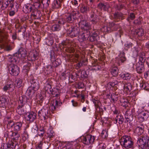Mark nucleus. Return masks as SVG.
Listing matches in <instances>:
<instances>
[{"label":"nucleus","instance_id":"1","mask_svg":"<svg viewBox=\"0 0 149 149\" xmlns=\"http://www.w3.org/2000/svg\"><path fill=\"white\" fill-rule=\"evenodd\" d=\"M10 138L12 140L9 141L6 144V149H15L16 147H18V141L20 138V134L17 132H10Z\"/></svg>","mask_w":149,"mask_h":149},{"label":"nucleus","instance_id":"2","mask_svg":"<svg viewBox=\"0 0 149 149\" xmlns=\"http://www.w3.org/2000/svg\"><path fill=\"white\" fill-rule=\"evenodd\" d=\"M120 141L121 145L127 149L132 148L134 145L133 140L130 136L127 135L123 136Z\"/></svg>","mask_w":149,"mask_h":149},{"label":"nucleus","instance_id":"3","mask_svg":"<svg viewBox=\"0 0 149 149\" xmlns=\"http://www.w3.org/2000/svg\"><path fill=\"white\" fill-rule=\"evenodd\" d=\"M26 100L25 97H19L18 101V105L17 107V112L19 115H22L26 113V111L24 104L26 102Z\"/></svg>","mask_w":149,"mask_h":149},{"label":"nucleus","instance_id":"4","mask_svg":"<svg viewBox=\"0 0 149 149\" xmlns=\"http://www.w3.org/2000/svg\"><path fill=\"white\" fill-rule=\"evenodd\" d=\"M90 32L89 31L81 30L78 36L79 41L82 42L87 40L90 37Z\"/></svg>","mask_w":149,"mask_h":149},{"label":"nucleus","instance_id":"5","mask_svg":"<svg viewBox=\"0 0 149 149\" xmlns=\"http://www.w3.org/2000/svg\"><path fill=\"white\" fill-rule=\"evenodd\" d=\"M80 29L76 27H72L69 28L67 32L71 38L76 37L79 35L80 32Z\"/></svg>","mask_w":149,"mask_h":149},{"label":"nucleus","instance_id":"6","mask_svg":"<svg viewBox=\"0 0 149 149\" xmlns=\"http://www.w3.org/2000/svg\"><path fill=\"white\" fill-rule=\"evenodd\" d=\"M8 68L9 72L12 75L16 76L19 74V69L17 65L14 64H10Z\"/></svg>","mask_w":149,"mask_h":149},{"label":"nucleus","instance_id":"7","mask_svg":"<svg viewBox=\"0 0 149 149\" xmlns=\"http://www.w3.org/2000/svg\"><path fill=\"white\" fill-rule=\"evenodd\" d=\"M62 104V103L58 101L56 98L52 99L51 100L50 109L53 112V111L57 109L59 107L61 106Z\"/></svg>","mask_w":149,"mask_h":149},{"label":"nucleus","instance_id":"8","mask_svg":"<svg viewBox=\"0 0 149 149\" xmlns=\"http://www.w3.org/2000/svg\"><path fill=\"white\" fill-rule=\"evenodd\" d=\"M79 25L81 30L88 31L91 29L90 23L86 20H81L79 23Z\"/></svg>","mask_w":149,"mask_h":149},{"label":"nucleus","instance_id":"9","mask_svg":"<svg viewBox=\"0 0 149 149\" xmlns=\"http://www.w3.org/2000/svg\"><path fill=\"white\" fill-rule=\"evenodd\" d=\"M39 116L42 120H45L48 117L49 115V111L47 110L43 109L39 111L38 113Z\"/></svg>","mask_w":149,"mask_h":149},{"label":"nucleus","instance_id":"10","mask_svg":"<svg viewBox=\"0 0 149 149\" xmlns=\"http://www.w3.org/2000/svg\"><path fill=\"white\" fill-rule=\"evenodd\" d=\"M95 139L94 136L91 135H87L83 137V142L85 144L89 145L93 143Z\"/></svg>","mask_w":149,"mask_h":149},{"label":"nucleus","instance_id":"11","mask_svg":"<svg viewBox=\"0 0 149 149\" xmlns=\"http://www.w3.org/2000/svg\"><path fill=\"white\" fill-rule=\"evenodd\" d=\"M36 117V114L34 112H31L26 113L25 116V118L27 121L32 122L34 121Z\"/></svg>","mask_w":149,"mask_h":149},{"label":"nucleus","instance_id":"12","mask_svg":"<svg viewBox=\"0 0 149 149\" xmlns=\"http://www.w3.org/2000/svg\"><path fill=\"white\" fill-rule=\"evenodd\" d=\"M77 14L76 12L74 11H72L71 13L68 14L66 16L65 21L68 23H72L75 19Z\"/></svg>","mask_w":149,"mask_h":149},{"label":"nucleus","instance_id":"13","mask_svg":"<svg viewBox=\"0 0 149 149\" xmlns=\"http://www.w3.org/2000/svg\"><path fill=\"white\" fill-rule=\"evenodd\" d=\"M51 85V82L49 81H47L45 84L44 89L45 93H47L50 94L52 93L53 95L54 94V92L53 89L52 88Z\"/></svg>","mask_w":149,"mask_h":149},{"label":"nucleus","instance_id":"14","mask_svg":"<svg viewBox=\"0 0 149 149\" xmlns=\"http://www.w3.org/2000/svg\"><path fill=\"white\" fill-rule=\"evenodd\" d=\"M148 138L147 137L139 138L137 141V144L142 149H144L146 147V143L148 141Z\"/></svg>","mask_w":149,"mask_h":149},{"label":"nucleus","instance_id":"15","mask_svg":"<svg viewBox=\"0 0 149 149\" xmlns=\"http://www.w3.org/2000/svg\"><path fill=\"white\" fill-rule=\"evenodd\" d=\"M38 55V53L36 51H33L31 52L27 56V60L30 61H34L36 59Z\"/></svg>","mask_w":149,"mask_h":149},{"label":"nucleus","instance_id":"16","mask_svg":"<svg viewBox=\"0 0 149 149\" xmlns=\"http://www.w3.org/2000/svg\"><path fill=\"white\" fill-rule=\"evenodd\" d=\"M27 52L24 48H20L18 52L15 54V56H17L18 58L23 59L26 56Z\"/></svg>","mask_w":149,"mask_h":149},{"label":"nucleus","instance_id":"17","mask_svg":"<svg viewBox=\"0 0 149 149\" xmlns=\"http://www.w3.org/2000/svg\"><path fill=\"white\" fill-rule=\"evenodd\" d=\"M30 83L31 86L34 91H36L39 88V84L37 79H35L33 78H32L31 80Z\"/></svg>","mask_w":149,"mask_h":149},{"label":"nucleus","instance_id":"18","mask_svg":"<svg viewBox=\"0 0 149 149\" xmlns=\"http://www.w3.org/2000/svg\"><path fill=\"white\" fill-rule=\"evenodd\" d=\"M14 2L12 0H8L4 3H3L1 7V8L3 10L6 9L9 6V9L14 6Z\"/></svg>","mask_w":149,"mask_h":149},{"label":"nucleus","instance_id":"19","mask_svg":"<svg viewBox=\"0 0 149 149\" xmlns=\"http://www.w3.org/2000/svg\"><path fill=\"white\" fill-rule=\"evenodd\" d=\"M42 15L40 11L34 8L31 13V17L33 19H39Z\"/></svg>","mask_w":149,"mask_h":149},{"label":"nucleus","instance_id":"20","mask_svg":"<svg viewBox=\"0 0 149 149\" xmlns=\"http://www.w3.org/2000/svg\"><path fill=\"white\" fill-rule=\"evenodd\" d=\"M112 16L113 18L117 22L120 21V19L121 20L124 19L123 14L122 13L118 12L113 13Z\"/></svg>","mask_w":149,"mask_h":149},{"label":"nucleus","instance_id":"21","mask_svg":"<svg viewBox=\"0 0 149 149\" xmlns=\"http://www.w3.org/2000/svg\"><path fill=\"white\" fill-rule=\"evenodd\" d=\"M136 70L137 72L141 74L144 71V64L142 62H139L136 64Z\"/></svg>","mask_w":149,"mask_h":149},{"label":"nucleus","instance_id":"22","mask_svg":"<svg viewBox=\"0 0 149 149\" xmlns=\"http://www.w3.org/2000/svg\"><path fill=\"white\" fill-rule=\"evenodd\" d=\"M90 18L91 22L93 24H97L99 21L98 16L96 15L94 12H93V13L91 15Z\"/></svg>","mask_w":149,"mask_h":149},{"label":"nucleus","instance_id":"23","mask_svg":"<svg viewBox=\"0 0 149 149\" xmlns=\"http://www.w3.org/2000/svg\"><path fill=\"white\" fill-rule=\"evenodd\" d=\"M51 61L52 62V65L54 67H57L61 63V61L60 59L57 58L55 60L54 56H51Z\"/></svg>","mask_w":149,"mask_h":149},{"label":"nucleus","instance_id":"24","mask_svg":"<svg viewBox=\"0 0 149 149\" xmlns=\"http://www.w3.org/2000/svg\"><path fill=\"white\" fill-rule=\"evenodd\" d=\"M34 8V7H32L30 4L25 5L23 7V11L26 13L29 12L31 13Z\"/></svg>","mask_w":149,"mask_h":149},{"label":"nucleus","instance_id":"25","mask_svg":"<svg viewBox=\"0 0 149 149\" xmlns=\"http://www.w3.org/2000/svg\"><path fill=\"white\" fill-rule=\"evenodd\" d=\"M98 7L101 10L104 11H107L109 7V5L106 3H100L98 5Z\"/></svg>","mask_w":149,"mask_h":149},{"label":"nucleus","instance_id":"26","mask_svg":"<svg viewBox=\"0 0 149 149\" xmlns=\"http://www.w3.org/2000/svg\"><path fill=\"white\" fill-rule=\"evenodd\" d=\"M80 10L82 13H86L90 11L89 6L86 5L82 4L81 6Z\"/></svg>","mask_w":149,"mask_h":149},{"label":"nucleus","instance_id":"27","mask_svg":"<svg viewBox=\"0 0 149 149\" xmlns=\"http://www.w3.org/2000/svg\"><path fill=\"white\" fill-rule=\"evenodd\" d=\"M124 120V119L123 116L121 114H118L115 118L116 122H115V123H116L118 122L119 124H121L123 122Z\"/></svg>","mask_w":149,"mask_h":149},{"label":"nucleus","instance_id":"28","mask_svg":"<svg viewBox=\"0 0 149 149\" xmlns=\"http://www.w3.org/2000/svg\"><path fill=\"white\" fill-rule=\"evenodd\" d=\"M58 24H55L53 25L52 26V29L53 31H58L61 29V24L64 23V22L62 23L60 21H58Z\"/></svg>","mask_w":149,"mask_h":149},{"label":"nucleus","instance_id":"29","mask_svg":"<svg viewBox=\"0 0 149 149\" xmlns=\"http://www.w3.org/2000/svg\"><path fill=\"white\" fill-rule=\"evenodd\" d=\"M107 97L109 98H110L109 97H110L112 99V101L113 102H115L118 100V98L120 97V95L117 94H116L112 93L111 94V96H110V95L108 94L107 95Z\"/></svg>","mask_w":149,"mask_h":149},{"label":"nucleus","instance_id":"30","mask_svg":"<svg viewBox=\"0 0 149 149\" xmlns=\"http://www.w3.org/2000/svg\"><path fill=\"white\" fill-rule=\"evenodd\" d=\"M18 58L17 56H15V54L14 56H10L8 57V61L11 63V64H13L17 61Z\"/></svg>","mask_w":149,"mask_h":149},{"label":"nucleus","instance_id":"31","mask_svg":"<svg viewBox=\"0 0 149 149\" xmlns=\"http://www.w3.org/2000/svg\"><path fill=\"white\" fill-rule=\"evenodd\" d=\"M22 125V123L20 122H17L15 123L14 127L15 131H18L21 130Z\"/></svg>","mask_w":149,"mask_h":149},{"label":"nucleus","instance_id":"32","mask_svg":"<svg viewBox=\"0 0 149 149\" xmlns=\"http://www.w3.org/2000/svg\"><path fill=\"white\" fill-rule=\"evenodd\" d=\"M31 65V63L29 62H28L24 65L23 68V70L25 73L27 74L30 70V67Z\"/></svg>","mask_w":149,"mask_h":149},{"label":"nucleus","instance_id":"33","mask_svg":"<svg viewBox=\"0 0 149 149\" xmlns=\"http://www.w3.org/2000/svg\"><path fill=\"white\" fill-rule=\"evenodd\" d=\"M8 10L9 11V15L10 16H14L17 11V9L15 8L14 7L8 9Z\"/></svg>","mask_w":149,"mask_h":149},{"label":"nucleus","instance_id":"34","mask_svg":"<svg viewBox=\"0 0 149 149\" xmlns=\"http://www.w3.org/2000/svg\"><path fill=\"white\" fill-rule=\"evenodd\" d=\"M58 145H59V146H60V149H61L62 148L63 149H72V145L70 143L66 144L64 147H62V148L61 146V145L62 146V143H59L58 144Z\"/></svg>","mask_w":149,"mask_h":149},{"label":"nucleus","instance_id":"35","mask_svg":"<svg viewBox=\"0 0 149 149\" xmlns=\"http://www.w3.org/2000/svg\"><path fill=\"white\" fill-rule=\"evenodd\" d=\"M124 90L127 93L129 92L132 89V86L131 84L130 83L126 84L124 85Z\"/></svg>","mask_w":149,"mask_h":149},{"label":"nucleus","instance_id":"36","mask_svg":"<svg viewBox=\"0 0 149 149\" xmlns=\"http://www.w3.org/2000/svg\"><path fill=\"white\" fill-rule=\"evenodd\" d=\"M111 72L113 76H117L118 73V69L116 67H113L111 69Z\"/></svg>","mask_w":149,"mask_h":149},{"label":"nucleus","instance_id":"37","mask_svg":"<svg viewBox=\"0 0 149 149\" xmlns=\"http://www.w3.org/2000/svg\"><path fill=\"white\" fill-rule=\"evenodd\" d=\"M144 126L141 125V126H138L136 128V131L138 134H141L143 132Z\"/></svg>","mask_w":149,"mask_h":149},{"label":"nucleus","instance_id":"38","mask_svg":"<svg viewBox=\"0 0 149 149\" xmlns=\"http://www.w3.org/2000/svg\"><path fill=\"white\" fill-rule=\"evenodd\" d=\"M22 83V80L20 79H17L15 81V86L19 88L20 87Z\"/></svg>","mask_w":149,"mask_h":149},{"label":"nucleus","instance_id":"39","mask_svg":"<svg viewBox=\"0 0 149 149\" xmlns=\"http://www.w3.org/2000/svg\"><path fill=\"white\" fill-rule=\"evenodd\" d=\"M141 86L142 89L148 91L149 90V84L144 82L141 84Z\"/></svg>","mask_w":149,"mask_h":149},{"label":"nucleus","instance_id":"40","mask_svg":"<svg viewBox=\"0 0 149 149\" xmlns=\"http://www.w3.org/2000/svg\"><path fill=\"white\" fill-rule=\"evenodd\" d=\"M53 6L54 8H58L61 6V2L59 0L54 1Z\"/></svg>","mask_w":149,"mask_h":149},{"label":"nucleus","instance_id":"41","mask_svg":"<svg viewBox=\"0 0 149 149\" xmlns=\"http://www.w3.org/2000/svg\"><path fill=\"white\" fill-rule=\"evenodd\" d=\"M130 74L128 73H125L121 76V77L124 80L130 79L131 78Z\"/></svg>","mask_w":149,"mask_h":149},{"label":"nucleus","instance_id":"42","mask_svg":"<svg viewBox=\"0 0 149 149\" xmlns=\"http://www.w3.org/2000/svg\"><path fill=\"white\" fill-rule=\"evenodd\" d=\"M7 99L5 97H3L0 98V105L4 106L7 103Z\"/></svg>","mask_w":149,"mask_h":149},{"label":"nucleus","instance_id":"43","mask_svg":"<svg viewBox=\"0 0 149 149\" xmlns=\"http://www.w3.org/2000/svg\"><path fill=\"white\" fill-rule=\"evenodd\" d=\"M96 61H94L93 63H92V66L93 67L92 69L95 70H100V67L95 63Z\"/></svg>","mask_w":149,"mask_h":149},{"label":"nucleus","instance_id":"44","mask_svg":"<svg viewBox=\"0 0 149 149\" xmlns=\"http://www.w3.org/2000/svg\"><path fill=\"white\" fill-rule=\"evenodd\" d=\"M135 18V16L134 14L133 13H131L128 15L127 20V21L130 22L131 20L134 19Z\"/></svg>","mask_w":149,"mask_h":149},{"label":"nucleus","instance_id":"45","mask_svg":"<svg viewBox=\"0 0 149 149\" xmlns=\"http://www.w3.org/2000/svg\"><path fill=\"white\" fill-rule=\"evenodd\" d=\"M99 34L98 32H95L94 33V34L92 36H91L89 37V40L91 42H93L95 40V36H97Z\"/></svg>","mask_w":149,"mask_h":149},{"label":"nucleus","instance_id":"46","mask_svg":"<svg viewBox=\"0 0 149 149\" xmlns=\"http://www.w3.org/2000/svg\"><path fill=\"white\" fill-rule=\"evenodd\" d=\"M129 114H130V111H126L125 114V118L126 120V121L130 123L131 122V120L130 119L131 116L130 115H129Z\"/></svg>","mask_w":149,"mask_h":149},{"label":"nucleus","instance_id":"47","mask_svg":"<svg viewBox=\"0 0 149 149\" xmlns=\"http://www.w3.org/2000/svg\"><path fill=\"white\" fill-rule=\"evenodd\" d=\"M110 30V28L106 26H104L101 29V31L102 32H104L105 33H107Z\"/></svg>","mask_w":149,"mask_h":149},{"label":"nucleus","instance_id":"48","mask_svg":"<svg viewBox=\"0 0 149 149\" xmlns=\"http://www.w3.org/2000/svg\"><path fill=\"white\" fill-rule=\"evenodd\" d=\"M107 131V130H103L101 133V136L102 138L105 139L108 136Z\"/></svg>","mask_w":149,"mask_h":149},{"label":"nucleus","instance_id":"49","mask_svg":"<svg viewBox=\"0 0 149 149\" xmlns=\"http://www.w3.org/2000/svg\"><path fill=\"white\" fill-rule=\"evenodd\" d=\"M93 102L95 104V106L97 109L99 108H100V106L101 104V103L98 100H93Z\"/></svg>","mask_w":149,"mask_h":149},{"label":"nucleus","instance_id":"50","mask_svg":"<svg viewBox=\"0 0 149 149\" xmlns=\"http://www.w3.org/2000/svg\"><path fill=\"white\" fill-rule=\"evenodd\" d=\"M54 132L52 130H48L47 133V136L49 138H53L54 135Z\"/></svg>","mask_w":149,"mask_h":149},{"label":"nucleus","instance_id":"51","mask_svg":"<svg viewBox=\"0 0 149 149\" xmlns=\"http://www.w3.org/2000/svg\"><path fill=\"white\" fill-rule=\"evenodd\" d=\"M15 123L11 120L8 121L7 124V128L9 129L11 127L13 128Z\"/></svg>","mask_w":149,"mask_h":149},{"label":"nucleus","instance_id":"52","mask_svg":"<svg viewBox=\"0 0 149 149\" xmlns=\"http://www.w3.org/2000/svg\"><path fill=\"white\" fill-rule=\"evenodd\" d=\"M126 60V58L125 56L124 53L123 52L122 56L120 57L119 59V62L123 63Z\"/></svg>","mask_w":149,"mask_h":149},{"label":"nucleus","instance_id":"53","mask_svg":"<svg viewBox=\"0 0 149 149\" xmlns=\"http://www.w3.org/2000/svg\"><path fill=\"white\" fill-rule=\"evenodd\" d=\"M140 114L141 115V116L143 117V118H144V119H146V120L149 117V113H148L142 112Z\"/></svg>","mask_w":149,"mask_h":149},{"label":"nucleus","instance_id":"54","mask_svg":"<svg viewBox=\"0 0 149 149\" xmlns=\"http://www.w3.org/2000/svg\"><path fill=\"white\" fill-rule=\"evenodd\" d=\"M136 33L140 37L144 35L143 29L142 28L139 29Z\"/></svg>","mask_w":149,"mask_h":149},{"label":"nucleus","instance_id":"55","mask_svg":"<svg viewBox=\"0 0 149 149\" xmlns=\"http://www.w3.org/2000/svg\"><path fill=\"white\" fill-rule=\"evenodd\" d=\"M80 0H79V2L77 0H73L71 1V3L75 7H78L79 6V2Z\"/></svg>","mask_w":149,"mask_h":149},{"label":"nucleus","instance_id":"56","mask_svg":"<svg viewBox=\"0 0 149 149\" xmlns=\"http://www.w3.org/2000/svg\"><path fill=\"white\" fill-rule=\"evenodd\" d=\"M71 41L68 39H66L65 41H63L61 44L63 45V47H65V46L67 45L69 43H71Z\"/></svg>","mask_w":149,"mask_h":149},{"label":"nucleus","instance_id":"57","mask_svg":"<svg viewBox=\"0 0 149 149\" xmlns=\"http://www.w3.org/2000/svg\"><path fill=\"white\" fill-rule=\"evenodd\" d=\"M132 44L131 43L125 44V48L126 49H128L131 48L132 46Z\"/></svg>","mask_w":149,"mask_h":149},{"label":"nucleus","instance_id":"58","mask_svg":"<svg viewBox=\"0 0 149 149\" xmlns=\"http://www.w3.org/2000/svg\"><path fill=\"white\" fill-rule=\"evenodd\" d=\"M42 3L43 5H45L46 6H48L50 3V1L49 0H45L42 1Z\"/></svg>","mask_w":149,"mask_h":149},{"label":"nucleus","instance_id":"59","mask_svg":"<svg viewBox=\"0 0 149 149\" xmlns=\"http://www.w3.org/2000/svg\"><path fill=\"white\" fill-rule=\"evenodd\" d=\"M5 49L7 51H10L12 49L11 46L9 45H7L4 46Z\"/></svg>","mask_w":149,"mask_h":149},{"label":"nucleus","instance_id":"60","mask_svg":"<svg viewBox=\"0 0 149 149\" xmlns=\"http://www.w3.org/2000/svg\"><path fill=\"white\" fill-rule=\"evenodd\" d=\"M67 51L70 53H73L74 52V48L70 47L67 49Z\"/></svg>","mask_w":149,"mask_h":149},{"label":"nucleus","instance_id":"61","mask_svg":"<svg viewBox=\"0 0 149 149\" xmlns=\"http://www.w3.org/2000/svg\"><path fill=\"white\" fill-rule=\"evenodd\" d=\"M32 90H33L31 86L28 88L27 90V93L29 95L31 94Z\"/></svg>","mask_w":149,"mask_h":149},{"label":"nucleus","instance_id":"62","mask_svg":"<svg viewBox=\"0 0 149 149\" xmlns=\"http://www.w3.org/2000/svg\"><path fill=\"white\" fill-rule=\"evenodd\" d=\"M138 118L139 120V121L142 122L144 120H146V119H144V118H143V117L141 115V114H139L138 116Z\"/></svg>","mask_w":149,"mask_h":149},{"label":"nucleus","instance_id":"63","mask_svg":"<svg viewBox=\"0 0 149 149\" xmlns=\"http://www.w3.org/2000/svg\"><path fill=\"white\" fill-rule=\"evenodd\" d=\"M120 102L122 103H126V104H128V101L127 100H125L124 99H121L120 100Z\"/></svg>","mask_w":149,"mask_h":149},{"label":"nucleus","instance_id":"64","mask_svg":"<svg viewBox=\"0 0 149 149\" xmlns=\"http://www.w3.org/2000/svg\"><path fill=\"white\" fill-rule=\"evenodd\" d=\"M82 65V63L81 62H78L76 66V68L77 69H79L81 67Z\"/></svg>","mask_w":149,"mask_h":149}]
</instances>
